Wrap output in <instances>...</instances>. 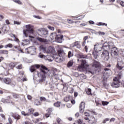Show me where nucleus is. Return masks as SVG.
Returning <instances> with one entry per match:
<instances>
[{
  "label": "nucleus",
  "mask_w": 124,
  "mask_h": 124,
  "mask_svg": "<svg viewBox=\"0 0 124 124\" xmlns=\"http://www.w3.org/2000/svg\"><path fill=\"white\" fill-rule=\"evenodd\" d=\"M108 121H109V119L108 118H106L105 119V120L103 121V123L104 124H106V122H108Z\"/></svg>",
  "instance_id": "obj_60"
},
{
  "label": "nucleus",
  "mask_w": 124,
  "mask_h": 124,
  "mask_svg": "<svg viewBox=\"0 0 124 124\" xmlns=\"http://www.w3.org/2000/svg\"><path fill=\"white\" fill-rule=\"evenodd\" d=\"M113 45H114V44H113V43H110V44H108V48L109 49H111V56L113 58H118V53L119 52V50H118V48H117V47H112V46H113Z\"/></svg>",
  "instance_id": "obj_4"
},
{
  "label": "nucleus",
  "mask_w": 124,
  "mask_h": 124,
  "mask_svg": "<svg viewBox=\"0 0 124 124\" xmlns=\"http://www.w3.org/2000/svg\"><path fill=\"white\" fill-rule=\"evenodd\" d=\"M86 93L88 94V95H90V94H91L92 93V89H88L86 91Z\"/></svg>",
  "instance_id": "obj_38"
},
{
  "label": "nucleus",
  "mask_w": 124,
  "mask_h": 124,
  "mask_svg": "<svg viewBox=\"0 0 124 124\" xmlns=\"http://www.w3.org/2000/svg\"><path fill=\"white\" fill-rule=\"evenodd\" d=\"M14 48H15V49H16L18 52H21V53H23V50L21 49V47H20V46H15Z\"/></svg>",
  "instance_id": "obj_32"
},
{
  "label": "nucleus",
  "mask_w": 124,
  "mask_h": 124,
  "mask_svg": "<svg viewBox=\"0 0 124 124\" xmlns=\"http://www.w3.org/2000/svg\"><path fill=\"white\" fill-rule=\"evenodd\" d=\"M34 112V110H33V108H30L29 109V112L30 115H31V114H33V112Z\"/></svg>",
  "instance_id": "obj_39"
},
{
  "label": "nucleus",
  "mask_w": 124,
  "mask_h": 124,
  "mask_svg": "<svg viewBox=\"0 0 124 124\" xmlns=\"http://www.w3.org/2000/svg\"><path fill=\"white\" fill-rule=\"evenodd\" d=\"M22 80H23V77L21 76V77H18L17 78V81H18L19 82L22 81Z\"/></svg>",
  "instance_id": "obj_50"
},
{
  "label": "nucleus",
  "mask_w": 124,
  "mask_h": 124,
  "mask_svg": "<svg viewBox=\"0 0 124 124\" xmlns=\"http://www.w3.org/2000/svg\"><path fill=\"white\" fill-rule=\"evenodd\" d=\"M40 50L41 51H43L44 53H46V54H51V53H53L54 51H55V48L52 47V46H49L47 48L46 46H41L39 47Z\"/></svg>",
  "instance_id": "obj_5"
},
{
  "label": "nucleus",
  "mask_w": 124,
  "mask_h": 124,
  "mask_svg": "<svg viewBox=\"0 0 124 124\" xmlns=\"http://www.w3.org/2000/svg\"><path fill=\"white\" fill-rule=\"evenodd\" d=\"M34 124H37V123H39V119H36L34 122Z\"/></svg>",
  "instance_id": "obj_63"
},
{
  "label": "nucleus",
  "mask_w": 124,
  "mask_h": 124,
  "mask_svg": "<svg viewBox=\"0 0 124 124\" xmlns=\"http://www.w3.org/2000/svg\"><path fill=\"white\" fill-rule=\"evenodd\" d=\"M47 28L49 29V30H50V31H54L55 30V28H54L53 27H51V26H48Z\"/></svg>",
  "instance_id": "obj_47"
},
{
  "label": "nucleus",
  "mask_w": 124,
  "mask_h": 124,
  "mask_svg": "<svg viewBox=\"0 0 124 124\" xmlns=\"http://www.w3.org/2000/svg\"><path fill=\"white\" fill-rule=\"evenodd\" d=\"M79 78L81 80H84V79H86V78H87V77H86L85 75L81 74L79 75Z\"/></svg>",
  "instance_id": "obj_33"
},
{
  "label": "nucleus",
  "mask_w": 124,
  "mask_h": 124,
  "mask_svg": "<svg viewBox=\"0 0 124 124\" xmlns=\"http://www.w3.org/2000/svg\"><path fill=\"white\" fill-rule=\"evenodd\" d=\"M39 31L40 32V36L42 37H47L48 36V32L47 30L45 29H42V30H39Z\"/></svg>",
  "instance_id": "obj_15"
},
{
  "label": "nucleus",
  "mask_w": 124,
  "mask_h": 124,
  "mask_svg": "<svg viewBox=\"0 0 124 124\" xmlns=\"http://www.w3.org/2000/svg\"><path fill=\"white\" fill-rule=\"evenodd\" d=\"M85 109V103L82 102L79 105V111L80 113H83Z\"/></svg>",
  "instance_id": "obj_19"
},
{
  "label": "nucleus",
  "mask_w": 124,
  "mask_h": 124,
  "mask_svg": "<svg viewBox=\"0 0 124 124\" xmlns=\"http://www.w3.org/2000/svg\"><path fill=\"white\" fill-rule=\"evenodd\" d=\"M117 62H118L116 65L117 68H118L119 70H122V69H123V68L124 67L123 65L124 63V60L123 59V58L119 57L118 59Z\"/></svg>",
  "instance_id": "obj_10"
},
{
  "label": "nucleus",
  "mask_w": 124,
  "mask_h": 124,
  "mask_svg": "<svg viewBox=\"0 0 124 124\" xmlns=\"http://www.w3.org/2000/svg\"><path fill=\"white\" fill-rule=\"evenodd\" d=\"M17 64H18V63L17 62H11L9 64V66L10 68H12V69H13V68L15 67V66H16Z\"/></svg>",
  "instance_id": "obj_24"
},
{
  "label": "nucleus",
  "mask_w": 124,
  "mask_h": 124,
  "mask_svg": "<svg viewBox=\"0 0 124 124\" xmlns=\"http://www.w3.org/2000/svg\"><path fill=\"white\" fill-rule=\"evenodd\" d=\"M0 54H3V55H7V54H8V50H0Z\"/></svg>",
  "instance_id": "obj_30"
},
{
  "label": "nucleus",
  "mask_w": 124,
  "mask_h": 124,
  "mask_svg": "<svg viewBox=\"0 0 124 124\" xmlns=\"http://www.w3.org/2000/svg\"><path fill=\"white\" fill-rule=\"evenodd\" d=\"M41 79H40V82L42 83L46 80V77L48 75L49 77H54L56 80L59 79V75L55 74V71L54 69H51L49 70L44 65H42L41 66Z\"/></svg>",
  "instance_id": "obj_1"
},
{
  "label": "nucleus",
  "mask_w": 124,
  "mask_h": 124,
  "mask_svg": "<svg viewBox=\"0 0 124 124\" xmlns=\"http://www.w3.org/2000/svg\"><path fill=\"white\" fill-rule=\"evenodd\" d=\"M35 67H36V68H39V67H40V65L35 64L31 66L30 68V71L31 72H33V71H35Z\"/></svg>",
  "instance_id": "obj_20"
},
{
  "label": "nucleus",
  "mask_w": 124,
  "mask_h": 124,
  "mask_svg": "<svg viewBox=\"0 0 124 124\" xmlns=\"http://www.w3.org/2000/svg\"><path fill=\"white\" fill-rule=\"evenodd\" d=\"M39 57L41 58V59L43 58L45 59V60H47L49 61V62H52V60L51 59V58H52V56L50 55H42L41 54L40 55H39Z\"/></svg>",
  "instance_id": "obj_17"
},
{
  "label": "nucleus",
  "mask_w": 124,
  "mask_h": 124,
  "mask_svg": "<svg viewBox=\"0 0 124 124\" xmlns=\"http://www.w3.org/2000/svg\"><path fill=\"white\" fill-rule=\"evenodd\" d=\"M36 39L38 41L41 42V43H46V42H48V40L40 37H37Z\"/></svg>",
  "instance_id": "obj_18"
},
{
  "label": "nucleus",
  "mask_w": 124,
  "mask_h": 124,
  "mask_svg": "<svg viewBox=\"0 0 124 124\" xmlns=\"http://www.w3.org/2000/svg\"><path fill=\"white\" fill-rule=\"evenodd\" d=\"M50 38L52 40H55L56 42L58 43H62V38H63V36L62 35H57V33L53 32L50 35Z\"/></svg>",
  "instance_id": "obj_3"
},
{
  "label": "nucleus",
  "mask_w": 124,
  "mask_h": 124,
  "mask_svg": "<svg viewBox=\"0 0 124 124\" xmlns=\"http://www.w3.org/2000/svg\"><path fill=\"white\" fill-rule=\"evenodd\" d=\"M25 28L27 29L23 30V34H24L26 37L29 36L30 38H33V36H31V34H33V29H32V26L31 25H27L25 26Z\"/></svg>",
  "instance_id": "obj_2"
},
{
  "label": "nucleus",
  "mask_w": 124,
  "mask_h": 124,
  "mask_svg": "<svg viewBox=\"0 0 124 124\" xmlns=\"http://www.w3.org/2000/svg\"><path fill=\"white\" fill-rule=\"evenodd\" d=\"M13 96L14 98H18V97H19V95H17L16 94H14Z\"/></svg>",
  "instance_id": "obj_56"
},
{
  "label": "nucleus",
  "mask_w": 124,
  "mask_h": 124,
  "mask_svg": "<svg viewBox=\"0 0 124 124\" xmlns=\"http://www.w3.org/2000/svg\"><path fill=\"white\" fill-rule=\"evenodd\" d=\"M122 75H123V74H120L118 77H116L113 78L114 82L111 84V86L113 88H119L120 87L119 83H120V79L122 78Z\"/></svg>",
  "instance_id": "obj_6"
},
{
  "label": "nucleus",
  "mask_w": 124,
  "mask_h": 124,
  "mask_svg": "<svg viewBox=\"0 0 124 124\" xmlns=\"http://www.w3.org/2000/svg\"><path fill=\"white\" fill-rule=\"evenodd\" d=\"M104 47H105L104 45L102 46L101 45H99L97 44L94 46V51H95V52H100L102 49H104Z\"/></svg>",
  "instance_id": "obj_14"
},
{
  "label": "nucleus",
  "mask_w": 124,
  "mask_h": 124,
  "mask_svg": "<svg viewBox=\"0 0 124 124\" xmlns=\"http://www.w3.org/2000/svg\"><path fill=\"white\" fill-rule=\"evenodd\" d=\"M39 114L38 113V112H35L33 114V116H34V117H37V116H39Z\"/></svg>",
  "instance_id": "obj_58"
},
{
  "label": "nucleus",
  "mask_w": 124,
  "mask_h": 124,
  "mask_svg": "<svg viewBox=\"0 0 124 124\" xmlns=\"http://www.w3.org/2000/svg\"><path fill=\"white\" fill-rule=\"evenodd\" d=\"M11 115L12 116V117H13V118H14V119H15V120H20V119H21V116H20L18 114H14L13 113L11 112Z\"/></svg>",
  "instance_id": "obj_21"
},
{
  "label": "nucleus",
  "mask_w": 124,
  "mask_h": 124,
  "mask_svg": "<svg viewBox=\"0 0 124 124\" xmlns=\"http://www.w3.org/2000/svg\"><path fill=\"white\" fill-rule=\"evenodd\" d=\"M74 75L75 76V77H78L79 76V74H78L77 72H75L74 73Z\"/></svg>",
  "instance_id": "obj_54"
},
{
  "label": "nucleus",
  "mask_w": 124,
  "mask_h": 124,
  "mask_svg": "<svg viewBox=\"0 0 124 124\" xmlns=\"http://www.w3.org/2000/svg\"><path fill=\"white\" fill-rule=\"evenodd\" d=\"M48 113H49V114H51V113H52V111H53V108H48L47 110Z\"/></svg>",
  "instance_id": "obj_51"
},
{
  "label": "nucleus",
  "mask_w": 124,
  "mask_h": 124,
  "mask_svg": "<svg viewBox=\"0 0 124 124\" xmlns=\"http://www.w3.org/2000/svg\"><path fill=\"white\" fill-rule=\"evenodd\" d=\"M78 124H83V121L81 119H79L78 120Z\"/></svg>",
  "instance_id": "obj_52"
},
{
  "label": "nucleus",
  "mask_w": 124,
  "mask_h": 124,
  "mask_svg": "<svg viewBox=\"0 0 124 124\" xmlns=\"http://www.w3.org/2000/svg\"><path fill=\"white\" fill-rule=\"evenodd\" d=\"M22 67H23V65H22V64L18 65L16 67L17 69H22Z\"/></svg>",
  "instance_id": "obj_49"
},
{
  "label": "nucleus",
  "mask_w": 124,
  "mask_h": 124,
  "mask_svg": "<svg viewBox=\"0 0 124 124\" xmlns=\"http://www.w3.org/2000/svg\"><path fill=\"white\" fill-rule=\"evenodd\" d=\"M70 98H72V96H66L64 98V101H65V102H68V101H69V100H70Z\"/></svg>",
  "instance_id": "obj_28"
},
{
  "label": "nucleus",
  "mask_w": 124,
  "mask_h": 124,
  "mask_svg": "<svg viewBox=\"0 0 124 124\" xmlns=\"http://www.w3.org/2000/svg\"><path fill=\"white\" fill-rule=\"evenodd\" d=\"M1 101L3 102V103H7L8 102V100L5 99L4 98L1 99Z\"/></svg>",
  "instance_id": "obj_44"
},
{
  "label": "nucleus",
  "mask_w": 124,
  "mask_h": 124,
  "mask_svg": "<svg viewBox=\"0 0 124 124\" xmlns=\"http://www.w3.org/2000/svg\"><path fill=\"white\" fill-rule=\"evenodd\" d=\"M34 103L36 106L40 105V102L38 100H35Z\"/></svg>",
  "instance_id": "obj_41"
},
{
  "label": "nucleus",
  "mask_w": 124,
  "mask_h": 124,
  "mask_svg": "<svg viewBox=\"0 0 124 124\" xmlns=\"http://www.w3.org/2000/svg\"><path fill=\"white\" fill-rule=\"evenodd\" d=\"M85 117H84V120L86 121H89V117L91 116V114L89 112H85L84 113Z\"/></svg>",
  "instance_id": "obj_23"
},
{
  "label": "nucleus",
  "mask_w": 124,
  "mask_h": 124,
  "mask_svg": "<svg viewBox=\"0 0 124 124\" xmlns=\"http://www.w3.org/2000/svg\"><path fill=\"white\" fill-rule=\"evenodd\" d=\"M50 113H49V112H48L47 113H46V118H49L50 117Z\"/></svg>",
  "instance_id": "obj_61"
},
{
  "label": "nucleus",
  "mask_w": 124,
  "mask_h": 124,
  "mask_svg": "<svg viewBox=\"0 0 124 124\" xmlns=\"http://www.w3.org/2000/svg\"><path fill=\"white\" fill-rule=\"evenodd\" d=\"M77 57L79 59H87V56L84 55L82 53H78L77 54Z\"/></svg>",
  "instance_id": "obj_22"
},
{
  "label": "nucleus",
  "mask_w": 124,
  "mask_h": 124,
  "mask_svg": "<svg viewBox=\"0 0 124 124\" xmlns=\"http://www.w3.org/2000/svg\"><path fill=\"white\" fill-rule=\"evenodd\" d=\"M28 44H30V41H27V40H24L23 42L21 43V45L23 46H25V45H28Z\"/></svg>",
  "instance_id": "obj_27"
},
{
  "label": "nucleus",
  "mask_w": 124,
  "mask_h": 124,
  "mask_svg": "<svg viewBox=\"0 0 124 124\" xmlns=\"http://www.w3.org/2000/svg\"><path fill=\"white\" fill-rule=\"evenodd\" d=\"M27 54H31V55H35L36 53V47L35 46H30L26 49Z\"/></svg>",
  "instance_id": "obj_11"
},
{
  "label": "nucleus",
  "mask_w": 124,
  "mask_h": 124,
  "mask_svg": "<svg viewBox=\"0 0 124 124\" xmlns=\"http://www.w3.org/2000/svg\"><path fill=\"white\" fill-rule=\"evenodd\" d=\"M12 47H13L12 44H8L7 45L4 46V48L5 49H7V48H12Z\"/></svg>",
  "instance_id": "obj_31"
},
{
  "label": "nucleus",
  "mask_w": 124,
  "mask_h": 124,
  "mask_svg": "<svg viewBox=\"0 0 124 124\" xmlns=\"http://www.w3.org/2000/svg\"><path fill=\"white\" fill-rule=\"evenodd\" d=\"M73 65V60H70L69 61L67 64V67H71Z\"/></svg>",
  "instance_id": "obj_26"
},
{
  "label": "nucleus",
  "mask_w": 124,
  "mask_h": 124,
  "mask_svg": "<svg viewBox=\"0 0 124 124\" xmlns=\"http://www.w3.org/2000/svg\"><path fill=\"white\" fill-rule=\"evenodd\" d=\"M74 92V89L73 88H71L69 91L70 93H73Z\"/></svg>",
  "instance_id": "obj_55"
},
{
  "label": "nucleus",
  "mask_w": 124,
  "mask_h": 124,
  "mask_svg": "<svg viewBox=\"0 0 124 124\" xmlns=\"http://www.w3.org/2000/svg\"><path fill=\"white\" fill-rule=\"evenodd\" d=\"M14 23L15 24V25H20L21 24V23H20L19 22H18L17 21H14Z\"/></svg>",
  "instance_id": "obj_53"
},
{
  "label": "nucleus",
  "mask_w": 124,
  "mask_h": 124,
  "mask_svg": "<svg viewBox=\"0 0 124 124\" xmlns=\"http://www.w3.org/2000/svg\"><path fill=\"white\" fill-rule=\"evenodd\" d=\"M89 65L87 64V62L85 60H81V64L79 65L78 67V70L79 71H84L85 69H87V67H88Z\"/></svg>",
  "instance_id": "obj_9"
},
{
  "label": "nucleus",
  "mask_w": 124,
  "mask_h": 124,
  "mask_svg": "<svg viewBox=\"0 0 124 124\" xmlns=\"http://www.w3.org/2000/svg\"><path fill=\"white\" fill-rule=\"evenodd\" d=\"M102 58L104 61L109 60V52L107 50H105L102 54Z\"/></svg>",
  "instance_id": "obj_16"
},
{
  "label": "nucleus",
  "mask_w": 124,
  "mask_h": 124,
  "mask_svg": "<svg viewBox=\"0 0 124 124\" xmlns=\"http://www.w3.org/2000/svg\"><path fill=\"white\" fill-rule=\"evenodd\" d=\"M99 66H100V63H99V62L95 60H93V64L92 65V67L93 68H94V69L93 71H90V73L92 74H94V73L96 72V68H98Z\"/></svg>",
  "instance_id": "obj_12"
},
{
  "label": "nucleus",
  "mask_w": 124,
  "mask_h": 124,
  "mask_svg": "<svg viewBox=\"0 0 124 124\" xmlns=\"http://www.w3.org/2000/svg\"><path fill=\"white\" fill-rule=\"evenodd\" d=\"M72 47H77V48H80V45H79V42H75L73 44Z\"/></svg>",
  "instance_id": "obj_29"
},
{
  "label": "nucleus",
  "mask_w": 124,
  "mask_h": 124,
  "mask_svg": "<svg viewBox=\"0 0 124 124\" xmlns=\"http://www.w3.org/2000/svg\"><path fill=\"white\" fill-rule=\"evenodd\" d=\"M40 99L41 101H47V102L49 101L47 100L46 98H45L44 97H40Z\"/></svg>",
  "instance_id": "obj_37"
},
{
  "label": "nucleus",
  "mask_w": 124,
  "mask_h": 124,
  "mask_svg": "<svg viewBox=\"0 0 124 124\" xmlns=\"http://www.w3.org/2000/svg\"><path fill=\"white\" fill-rule=\"evenodd\" d=\"M27 97H28V99H29V100H31V99L32 98L31 96L30 95H28Z\"/></svg>",
  "instance_id": "obj_59"
},
{
  "label": "nucleus",
  "mask_w": 124,
  "mask_h": 124,
  "mask_svg": "<svg viewBox=\"0 0 124 124\" xmlns=\"http://www.w3.org/2000/svg\"><path fill=\"white\" fill-rule=\"evenodd\" d=\"M117 2L118 3L120 2V5H121V6H124V2L123 1H121L120 0H117Z\"/></svg>",
  "instance_id": "obj_40"
},
{
  "label": "nucleus",
  "mask_w": 124,
  "mask_h": 124,
  "mask_svg": "<svg viewBox=\"0 0 124 124\" xmlns=\"http://www.w3.org/2000/svg\"><path fill=\"white\" fill-rule=\"evenodd\" d=\"M80 27H85V26H87V23L80 24Z\"/></svg>",
  "instance_id": "obj_57"
},
{
  "label": "nucleus",
  "mask_w": 124,
  "mask_h": 124,
  "mask_svg": "<svg viewBox=\"0 0 124 124\" xmlns=\"http://www.w3.org/2000/svg\"><path fill=\"white\" fill-rule=\"evenodd\" d=\"M57 122L58 124H62L63 123L62 120V119H61L60 118H58L57 119Z\"/></svg>",
  "instance_id": "obj_35"
},
{
  "label": "nucleus",
  "mask_w": 124,
  "mask_h": 124,
  "mask_svg": "<svg viewBox=\"0 0 124 124\" xmlns=\"http://www.w3.org/2000/svg\"><path fill=\"white\" fill-rule=\"evenodd\" d=\"M102 102L103 106H105V105H108V104H109V102H108L102 101Z\"/></svg>",
  "instance_id": "obj_48"
},
{
  "label": "nucleus",
  "mask_w": 124,
  "mask_h": 124,
  "mask_svg": "<svg viewBox=\"0 0 124 124\" xmlns=\"http://www.w3.org/2000/svg\"><path fill=\"white\" fill-rule=\"evenodd\" d=\"M112 75V71L110 69L106 67L104 70V73L103 75V77L104 80H107L110 76Z\"/></svg>",
  "instance_id": "obj_8"
},
{
  "label": "nucleus",
  "mask_w": 124,
  "mask_h": 124,
  "mask_svg": "<svg viewBox=\"0 0 124 124\" xmlns=\"http://www.w3.org/2000/svg\"><path fill=\"white\" fill-rule=\"evenodd\" d=\"M72 106L71 105V104H67V108H71V107H72Z\"/></svg>",
  "instance_id": "obj_62"
},
{
  "label": "nucleus",
  "mask_w": 124,
  "mask_h": 124,
  "mask_svg": "<svg viewBox=\"0 0 124 124\" xmlns=\"http://www.w3.org/2000/svg\"><path fill=\"white\" fill-rule=\"evenodd\" d=\"M98 26H106V27H107V24L106 23H102V22H99L98 24Z\"/></svg>",
  "instance_id": "obj_43"
},
{
  "label": "nucleus",
  "mask_w": 124,
  "mask_h": 124,
  "mask_svg": "<svg viewBox=\"0 0 124 124\" xmlns=\"http://www.w3.org/2000/svg\"><path fill=\"white\" fill-rule=\"evenodd\" d=\"M7 27V25L6 24H4L2 27V30H4V31H7V29L5 28Z\"/></svg>",
  "instance_id": "obj_45"
},
{
  "label": "nucleus",
  "mask_w": 124,
  "mask_h": 124,
  "mask_svg": "<svg viewBox=\"0 0 124 124\" xmlns=\"http://www.w3.org/2000/svg\"><path fill=\"white\" fill-rule=\"evenodd\" d=\"M5 23L8 25L10 24V22H9V20H5Z\"/></svg>",
  "instance_id": "obj_64"
},
{
  "label": "nucleus",
  "mask_w": 124,
  "mask_h": 124,
  "mask_svg": "<svg viewBox=\"0 0 124 124\" xmlns=\"http://www.w3.org/2000/svg\"><path fill=\"white\" fill-rule=\"evenodd\" d=\"M98 34H99V35H101V36L105 35V32L100 31L98 32Z\"/></svg>",
  "instance_id": "obj_46"
},
{
  "label": "nucleus",
  "mask_w": 124,
  "mask_h": 124,
  "mask_svg": "<svg viewBox=\"0 0 124 124\" xmlns=\"http://www.w3.org/2000/svg\"><path fill=\"white\" fill-rule=\"evenodd\" d=\"M54 106H55V107H60V106H61V102H57L56 103H55L54 104Z\"/></svg>",
  "instance_id": "obj_36"
},
{
  "label": "nucleus",
  "mask_w": 124,
  "mask_h": 124,
  "mask_svg": "<svg viewBox=\"0 0 124 124\" xmlns=\"http://www.w3.org/2000/svg\"><path fill=\"white\" fill-rule=\"evenodd\" d=\"M3 82L6 85H11V86H15L16 85L15 82L12 81V79L9 78H3Z\"/></svg>",
  "instance_id": "obj_13"
},
{
  "label": "nucleus",
  "mask_w": 124,
  "mask_h": 124,
  "mask_svg": "<svg viewBox=\"0 0 124 124\" xmlns=\"http://www.w3.org/2000/svg\"><path fill=\"white\" fill-rule=\"evenodd\" d=\"M98 52H96L94 50V51L93 52L92 55H93L94 58L97 59V57L98 56Z\"/></svg>",
  "instance_id": "obj_25"
},
{
  "label": "nucleus",
  "mask_w": 124,
  "mask_h": 124,
  "mask_svg": "<svg viewBox=\"0 0 124 124\" xmlns=\"http://www.w3.org/2000/svg\"><path fill=\"white\" fill-rule=\"evenodd\" d=\"M58 54L59 57L56 59V62H62L65 60V58L63 56H62V55L63 54V50L62 49L59 48L58 49Z\"/></svg>",
  "instance_id": "obj_7"
},
{
  "label": "nucleus",
  "mask_w": 124,
  "mask_h": 124,
  "mask_svg": "<svg viewBox=\"0 0 124 124\" xmlns=\"http://www.w3.org/2000/svg\"><path fill=\"white\" fill-rule=\"evenodd\" d=\"M73 53H72V52H71V51H69L68 54V58H71V57H73Z\"/></svg>",
  "instance_id": "obj_42"
},
{
  "label": "nucleus",
  "mask_w": 124,
  "mask_h": 124,
  "mask_svg": "<svg viewBox=\"0 0 124 124\" xmlns=\"http://www.w3.org/2000/svg\"><path fill=\"white\" fill-rule=\"evenodd\" d=\"M21 114H22V115L24 116V117H26V116H30V113H26V112H25L24 111H21Z\"/></svg>",
  "instance_id": "obj_34"
}]
</instances>
